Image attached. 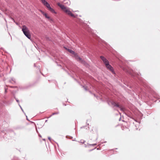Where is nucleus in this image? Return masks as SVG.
<instances>
[{
  "label": "nucleus",
  "instance_id": "obj_1",
  "mask_svg": "<svg viewBox=\"0 0 160 160\" xmlns=\"http://www.w3.org/2000/svg\"><path fill=\"white\" fill-rule=\"evenodd\" d=\"M57 4L66 13L71 17H75V15L72 13L68 8L65 7L64 5L60 4V3H57Z\"/></svg>",
  "mask_w": 160,
  "mask_h": 160
},
{
  "label": "nucleus",
  "instance_id": "obj_2",
  "mask_svg": "<svg viewBox=\"0 0 160 160\" xmlns=\"http://www.w3.org/2000/svg\"><path fill=\"white\" fill-rule=\"evenodd\" d=\"M22 30L24 34L28 38L30 39L31 38V35L28 28L26 26L23 25L22 26Z\"/></svg>",
  "mask_w": 160,
  "mask_h": 160
},
{
  "label": "nucleus",
  "instance_id": "obj_3",
  "mask_svg": "<svg viewBox=\"0 0 160 160\" xmlns=\"http://www.w3.org/2000/svg\"><path fill=\"white\" fill-rule=\"evenodd\" d=\"M41 1L43 4L48 8L49 11L52 13L57 14V12L53 8L51 7L50 4L45 0H41Z\"/></svg>",
  "mask_w": 160,
  "mask_h": 160
},
{
  "label": "nucleus",
  "instance_id": "obj_4",
  "mask_svg": "<svg viewBox=\"0 0 160 160\" xmlns=\"http://www.w3.org/2000/svg\"><path fill=\"white\" fill-rule=\"evenodd\" d=\"M68 51L71 53L74 54L76 57V59L78 61H79L81 62H82V60L81 58H80L79 57H78L76 54H75L74 52L72 50H71L68 49Z\"/></svg>",
  "mask_w": 160,
  "mask_h": 160
},
{
  "label": "nucleus",
  "instance_id": "obj_5",
  "mask_svg": "<svg viewBox=\"0 0 160 160\" xmlns=\"http://www.w3.org/2000/svg\"><path fill=\"white\" fill-rule=\"evenodd\" d=\"M39 11L46 18L48 19L49 20H52V19L47 13L44 12L41 10H39Z\"/></svg>",
  "mask_w": 160,
  "mask_h": 160
},
{
  "label": "nucleus",
  "instance_id": "obj_6",
  "mask_svg": "<svg viewBox=\"0 0 160 160\" xmlns=\"http://www.w3.org/2000/svg\"><path fill=\"white\" fill-rule=\"evenodd\" d=\"M106 68L108 70H109L110 71H111L112 72L114 73V70L113 69V68L109 64V63H108V64L105 65Z\"/></svg>",
  "mask_w": 160,
  "mask_h": 160
},
{
  "label": "nucleus",
  "instance_id": "obj_7",
  "mask_svg": "<svg viewBox=\"0 0 160 160\" xmlns=\"http://www.w3.org/2000/svg\"><path fill=\"white\" fill-rule=\"evenodd\" d=\"M100 58L103 61V63L105 64V65L108 64V63H109L108 61L103 56H101L100 57Z\"/></svg>",
  "mask_w": 160,
  "mask_h": 160
},
{
  "label": "nucleus",
  "instance_id": "obj_8",
  "mask_svg": "<svg viewBox=\"0 0 160 160\" xmlns=\"http://www.w3.org/2000/svg\"><path fill=\"white\" fill-rule=\"evenodd\" d=\"M112 104L114 106H116V107H119V108H121V107H120V106L118 103H116V102H112Z\"/></svg>",
  "mask_w": 160,
  "mask_h": 160
},
{
  "label": "nucleus",
  "instance_id": "obj_9",
  "mask_svg": "<svg viewBox=\"0 0 160 160\" xmlns=\"http://www.w3.org/2000/svg\"><path fill=\"white\" fill-rule=\"evenodd\" d=\"M58 113V112H55V113H53L52 114V115H51L49 118H50V117H51L52 115H54V114H57Z\"/></svg>",
  "mask_w": 160,
  "mask_h": 160
},
{
  "label": "nucleus",
  "instance_id": "obj_10",
  "mask_svg": "<svg viewBox=\"0 0 160 160\" xmlns=\"http://www.w3.org/2000/svg\"><path fill=\"white\" fill-rule=\"evenodd\" d=\"M48 139H49V140H50V138H48Z\"/></svg>",
  "mask_w": 160,
  "mask_h": 160
}]
</instances>
